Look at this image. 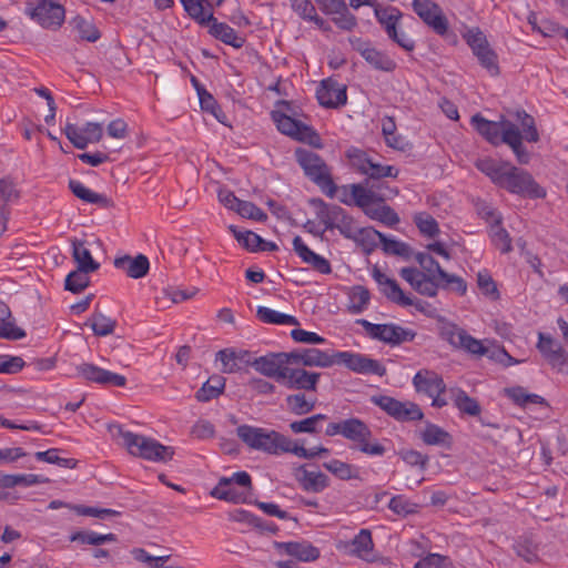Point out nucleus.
<instances>
[{
    "label": "nucleus",
    "mask_w": 568,
    "mask_h": 568,
    "mask_svg": "<svg viewBox=\"0 0 568 568\" xmlns=\"http://www.w3.org/2000/svg\"><path fill=\"white\" fill-rule=\"evenodd\" d=\"M475 166L490 179L500 189L523 197L544 199L546 190L541 187L532 175L508 161L491 158L478 159Z\"/></svg>",
    "instance_id": "nucleus-1"
},
{
    "label": "nucleus",
    "mask_w": 568,
    "mask_h": 568,
    "mask_svg": "<svg viewBox=\"0 0 568 568\" xmlns=\"http://www.w3.org/2000/svg\"><path fill=\"white\" fill-rule=\"evenodd\" d=\"M108 432L114 440H121V445L134 457L166 463L174 455L173 447L164 446L154 438L124 430L120 424H109Z\"/></svg>",
    "instance_id": "nucleus-2"
},
{
    "label": "nucleus",
    "mask_w": 568,
    "mask_h": 568,
    "mask_svg": "<svg viewBox=\"0 0 568 568\" xmlns=\"http://www.w3.org/2000/svg\"><path fill=\"white\" fill-rule=\"evenodd\" d=\"M325 434L329 437L341 435L353 443L355 449L368 456L381 457L386 453V447L373 437L369 426L357 417L329 423Z\"/></svg>",
    "instance_id": "nucleus-3"
},
{
    "label": "nucleus",
    "mask_w": 568,
    "mask_h": 568,
    "mask_svg": "<svg viewBox=\"0 0 568 568\" xmlns=\"http://www.w3.org/2000/svg\"><path fill=\"white\" fill-rule=\"evenodd\" d=\"M294 158L305 176L315 183L325 195L328 197L336 195L337 186L332 178L331 168L321 155L312 150L297 148Z\"/></svg>",
    "instance_id": "nucleus-4"
},
{
    "label": "nucleus",
    "mask_w": 568,
    "mask_h": 568,
    "mask_svg": "<svg viewBox=\"0 0 568 568\" xmlns=\"http://www.w3.org/2000/svg\"><path fill=\"white\" fill-rule=\"evenodd\" d=\"M516 118L521 131L515 123L507 124L504 132V143L513 150L520 164H527L530 160V154L523 145V140L536 143L539 141V133L536 128L535 119L526 111H517Z\"/></svg>",
    "instance_id": "nucleus-5"
},
{
    "label": "nucleus",
    "mask_w": 568,
    "mask_h": 568,
    "mask_svg": "<svg viewBox=\"0 0 568 568\" xmlns=\"http://www.w3.org/2000/svg\"><path fill=\"white\" fill-rule=\"evenodd\" d=\"M381 28L387 38L406 52H413L416 47L415 40L409 37L402 27L403 12L393 6L376 7L374 13Z\"/></svg>",
    "instance_id": "nucleus-6"
},
{
    "label": "nucleus",
    "mask_w": 568,
    "mask_h": 568,
    "mask_svg": "<svg viewBox=\"0 0 568 568\" xmlns=\"http://www.w3.org/2000/svg\"><path fill=\"white\" fill-rule=\"evenodd\" d=\"M438 335L454 349L463 351L471 356L483 357L489 353V348L484 344V341L475 338L455 323L440 321Z\"/></svg>",
    "instance_id": "nucleus-7"
},
{
    "label": "nucleus",
    "mask_w": 568,
    "mask_h": 568,
    "mask_svg": "<svg viewBox=\"0 0 568 568\" xmlns=\"http://www.w3.org/2000/svg\"><path fill=\"white\" fill-rule=\"evenodd\" d=\"M280 104L285 108V111L272 112V119L276 123L278 131L295 140L307 142L315 146H321L320 135L310 125L294 119L287 113L291 112L292 114H295L292 110L291 103L282 101Z\"/></svg>",
    "instance_id": "nucleus-8"
},
{
    "label": "nucleus",
    "mask_w": 568,
    "mask_h": 568,
    "mask_svg": "<svg viewBox=\"0 0 568 568\" xmlns=\"http://www.w3.org/2000/svg\"><path fill=\"white\" fill-rule=\"evenodd\" d=\"M368 337L390 346H398L403 343L413 342L417 333L408 327L395 323L374 324L365 318L356 320Z\"/></svg>",
    "instance_id": "nucleus-9"
},
{
    "label": "nucleus",
    "mask_w": 568,
    "mask_h": 568,
    "mask_svg": "<svg viewBox=\"0 0 568 568\" xmlns=\"http://www.w3.org/2000/svg\"><path fill=\"white\" fill-rule=\"evenodd\" d=\"M317 203L320 205L317 217L325 225V230L336 229L344 237L352 240L359 236L362 229L356 227L354 219L343 207L335 204L328 205L321 199L317 200Z\"/></svg>",
    "instance_id": "nucleus-10"
},
{
    "label": "nucleus",
    "mask_w": 568,
    "mask_h": 568,
    "mask_svg": "<svg viewBox=\"0 0 568 568\" xmlns=\"http://www.w3.org/2000/svg\"><path fill=\"white\" fill-rule=\"evenodd\" d=\"M24 12L45 29H58L65 18V10L55 0H27Z\"/></svg>",
    "instance_id": "nucleus-11"
},
{
    "label": "nucleus",
    "mask_w": 568,
    "mask_h": 568,
    "mask_svg": "<svg viewBox=\"0 0 568 568\" xmlns=\"http://www.w3.org/2000/svg\"><path fill=\"white\" fill-rule=\"evenodd\" d=\"M463 38L470 47L479 64L486 69L491 77H497L500 73L498 55L491 49L485 33L479 28H470L463 34Z\"/></svg>",
    "instance_id": "nucleus-12"
},
{
    "label": "nucleus",
    "mask_w": 568,
    "mask_h": 568,
    "mask_svg": "<svg viewBox=\"0 0 568 568\" xmlns=\"http://www.w3.org/2000/svg\"><path fill=\"white\" fill-rule=\"evenodd\" d=\"M332 366L344 365L357 374H372L383 377L386 374V367L377 359L369 358L366 355L352 352H335L331 354Z\"/></svg>",
    "instance_id": "nucleus-13"
},
{
    "label": "nucleus",
    "mask_w": 568,
    "mask_h": 568,
    "mask_svg": "<svg viewBox=\"0 0 568 568\" xmlns=\"http://www.w3.org/2000/svg\"><path fill=\"white\" fill-rule=\"evenodd\" d=\"M372 403L399 422L420 420L424 417L419 406L412 402H400L390 396L378 395L372 397Z\"/></svg>",
    "instance_id": "nucleus-14"
},
{
    "label": "nucleus",
    "mask_w": 568,
    "mask_h": 568,
    "mask_svg": "<svg viewBox=\"0 0 568 568\" xmlns=\"http://www.w3.org/2000/svg\"><path fill=\"white\" fill-rule=\"evenodd\" d=\"M413 11L438 36L448 32L449 23L442 8L433 0H413Z\"/></svg>",
    "instance_id": "nucleus-15"
},
{
    "label": "nucleus",
    "mask_w": 568,
    "mask_h": 568,
    "mask_svg": "<svg viewBox=\"0 0 568 568\" xmlns=\"http://www.w3.org/2000/svg\"><path fill=\"white\" fill-rule=\"evenodd\" d=\"M359 239L372 245L375 244L376 240H379L383 251L388 255L400 256L405 260L413 257L414 252L408 244L395 239H388L385 234L373 227L362 229L359 231Z\"/></svg>",
    "instance_id": "nucleus-16"
},
{
    "label": "nucleus",
    "mask_w": 568,
    "mask_h": 568,
    "mask_svg": "<svg viewBox=\"0 0 568 568\" xmlns=\"http://www.w3.org/2000/svg\"><path fill=\"white\" fill-rule=\"evenodd\" d=\"M251 366L260 374L275 379L281 384L282 376L288 367L286 353H268L257 358H251Z\"/></svg>",
    "instance_id": "nucleus-17"
},
{
    "label": "nucleus",
    "mask_w": 568,
    "mask_h": 568,
    "mask_svg": "<svg viewBox=\"0 0 568 568\" xmlns=\"http://www.w3.org/2000/svg\"><path fill=\"white\" fill-rule=\"evenodd\" d=\"M537 349L544 359L555 369L560 372L567 363V353L560 342L551 335L538 333Z\"/></svg>",
    "instance_id": "nucleus-18"
},
{
    "label": "nucleus",
    "mask_w": 568,
    "mask_h": 568,
    "mask_svg": "<svg viewBox=\"0 0 568 568\" xmlns=\"http://www.w3.org/2000/svg\"><path fill=\"white\" fill-rule=\"evenodd\" d=\"M320 378L321 373L287 367L285 375L282 376L281 385L288 389L316 392Z\"/></svg>",
    "instance_id": "nucleus-19"
},
{
    "label": "nucleus",
    "mask_w": 568,
    "mask_h": 568,
    "mask_svg": "<svg viewBox=\"0 0 568 568\" xmlns=\"http://www.w3.org/2000/svg\"><path fill=\"white\" fill-rule=\"evenodd\" d=\"M374 548L375 545L372 531L366 528L361 529L351 541L343 545V549L348 555L367 562H374L379 559V557L374 552Z\"/></svg>",
    "instance_id": "nucleus-20"
},
{
    "label": "nucleus",
    "mask_w": 568,
    "mask_h": 568,
    "mask_svg": "<svg viewBox=\"0 0 568 568\" xmlns=\"http://www.w3.org/2000/svg\"><path fill=\"white\" fill-rule=\"evenodd\" d=\"M316 98L324 108H341L347 102L346 85L332 79L324 80L316 90Z\"/></svg>",
    "instance_id": "nucleus-21"
},
{
    "label": "nucleus",
    "mask_w": 568,
    "mask_h": 568,
    "mask_svg": "<svg viewBox=\"0 0 568 568\" xmlns=\"http://www.w3.org/2000/svg\"><path fill=\"white\" fill-rule=\"evenodd\" d=\"M78 374L88 382L106 386L123 387L126 378L123 375L103 369L91 363H82L77 367Z\"/></svg>",
    "instance_id": "nucleus-22"
},
{
    "label": "nucleus",
    "mask_w": 568,
    "mask_h": 568,
    "mask_svg": "<svg viewBox=\"0 0 568 568\" xmlns=\"http://www.w3.org/2000/svg\"><path fill=\"white\" fill-rule=\"evenodd\" d=\"M399 275L403 280L408 282L410 286L419 294L429 297H434L437 294L438 286L440 284L439 277L426 275L424 272L415 267H403L399 271Z\"/></svg>",
    "instance_id": "nucleus-23"
},
{
    "label": "nucleus",
    "mask_w": 568,
    "mask_h": 568,
    "mask_svg": "<svg viewBox=\"0 0 568 568\" xmlns=\"http://www.w3.org/2000/svg\"><path fill=\"white\" fill-rule=\"evenodd\" d=\"M353 48L369 63L374 69L392 72L396 69V62L386 53L374 48L369 42L356 39L352 41Z\"/></svg>",
    "instance_id": "nucleus-24"
},
{
    "label": "nucleus",
    "mask_w": 568,
    "mask_h": 568,
    "mask_svg": "<svg viewBox=\"0 0 568 568\" xmlns=\"http://www.w3.org/2000/svg\"><path fill=\"white\" fill-rule=\"evenodd\" d=\"M374 281L378 284L379 291L392 302L400 306H412L414 304L413 298L406 296L398 283L388 277L378 267H374L372 271Z\"/></svg>",
    "instance_id": "nucleus-25"
},
{
    "label": "nucleus",
    "mask_w": 568,
    "mask_h": 568,
    "mask_svg": "<svg viewBox=\"0 0 568 568\" xmlns=\"http://www.w3.org/2000/svg\"><path fill=\"white\" fill-rule=\"evenodd\" d=\"M288 364H302L308 367H332L331 354L318 348H303L286 353Z\"/></svg>",
    "instance_id": "nucleus-26"
},
{
    "label": "nucleus",
    "mask_w": 568,
    "mask_h": 568,
    "mask_svg": "<svg viewBox=\"0 0 568 568\" xmlns=\"http://www.w3.org/2000/svg\"><path fill=\"white\" fill-rule=\"evenodd\" d=\"M215 359L221 362L222 373L233 374L241 372L245 366H251V352L229 347L219 351L215 354Z\"/></svg>",
    "instance_id": "nucleus-27"
},
{
    "label": "nucleus",
    "mask_w": 568,
    "mask_h": 568,
    "mask_svg": "<svg viewBox=\"0 0 568 568\" xmlns=\"http://www.w3.org/2000/svg\"><path fill=\"white\" fill-rule=\"evenodd\" d=\"M471 123L483 138H485L490 144L497 146L504 143V132L506 126L513 122L506 119H501L498 122L489 121L480 114H476L471 118Z\"/></svg>",
    "instance_id": "nucleus-28"
},
{
    "label": "nucleus",
    "mask_w": 568,
    "mask_h": 568,
    "mask_svg": "<svg viewBox=\"0 0 568 568\" xmlns=\"http://www.w3.org/2000/svg\"><path fill=\"white\" fill-rule=\"evenodd\" d=\"M293 250L303 263L310 265L314 271L324 275L332 273L329 261L311 250L301 236H295L293 239Z\"/></svg>",
    "instance_id": "nucleus-29"
},
{
    "label": "nucleus",
    "mask_w": 568,
    "mask_h": 568,
    "mask_svg": "<svg viewBox=\"0 0 568 568\" xmlns=\"http://www.w3.org/2000/svg\"><path fill=\"white\" fill-rule=\"evenodd\" d=\"M413 385L418 393L428 397L438 392H446V384L440 375L434 371L420 369L413 377Z\"/></svg>",
    "instance_id": "nucleus-30"
},
{
    "label": "nucleus",
    "mask_w": 568,
    "mask_h": 568,
    "mask_svg": "<svg viewBox=\"0 0 568 568\" xmlns=\"http://www.w3.org/2000/svg\"><path fill=\"white\" fill-rule=\"evenodd\" d=\"M114 266L131 278L144 277L150 270L149 258L143 254L136 256L123 255L114 260Z\"/></svg>",
    "instance_id": "nucleus-31"
},
{
    "label": "nucleus",
    "mask_w": 568,
    "mask_h": 568,
    "mask_svg": "<svg viewBox=\"0 0 568 568\" xmlns=\"http://www.w3.org/2000/svg\"><path fill=\"white\" fill-rule=\"evenodd\" d=\"M351 197H338L339 201L346 205L355 204L366 213L367 209L374 204V202H383L384 199L378 196L374 191L368 190L361 183L349 184Z\"/></svg>",
    "instance_id": "nucleus-32"
},
{
    "label": "nucleus",
    "mask_w": 568,
    "mask_h": 568,
    "mask_svg": "<svg viewBox=\"0 0 568 568\" xmlns=\"http://www.w3.org/2000/svg\"><path fill=\"white\" fill-rule=\"evenodd\" d=\"M275 548L300 561H314L320 557V550L307 541L275 542Z\"/></svg>",
    "instance_id": "nucleus-33"
},
{
    "label": "nucleus",
    "mask_w": 568,
    "mask_h": 568,
    "mask_svg": "<svg viewBox=\"0 0 568 568\" xmlns=\"http://www.w3.org/2000/svg\"><path fill=\"white\" fill-rule=\"evenodd\" d=\"M211 495L220 500L230 501L233 504L247 503L250 494L242 488L232 485L226 477L220 478L217 485L213 488Z\"/></svg>",
    "instance_id": "nucleus-34"
},
{
    "label": "nucleus",
    "mask_w": 568,
    "mask_h": 568,
    "mask_svg": "<svg viewBox=\"0 0 568 568\" xmlns=\"http://www.w3.org/2000/svg\"><path fill=\"white\" fill-rule=\"evenodd\" d=\"M290 445L291 438L288 436L274 429H267L257 450L277 456L288 453Z\"/></svg>",
    "instance_id": "nucleus-35"
},
{
    "label": "nucleus",
    "mask_w": 568,
    "mask_h": 568,
    "mask_svg": "<svg viewBox=\"0 0 568 568\" xmlns=\"http://www.w3.org/2000/svg\"><path fill=\"white\" fill-rule=\"evenodd\" d=\"M210 33L223 43L240 49L245 43V38L240 36L232 27L224 22H219L215 18L210 23Z\"/></svg>",
    "instance_id": "nucleus-36"
},
{
    "label": "nucleus",
    "mask_w": 568,
    "mask_h": 568,
    "mask_svg": "<svg viewBox=\"0 0 568 568\" xmlns=\"http://www.w3.org/2000/svg\"><path fill=\"white\" fill-rule=\"evenodd\" d=\"M448 396L462 414L469 416H478L480 414L481 407L479 403L470 397L464 389L452 387L448 389Z\"/></svg>",
    "instance_id": "nucleus-37"
},
{
    "label": "nucleus",
    "mask_w": 568,
    "mask_h": 568,
    "mask_svg": "<svg viewBox=\"0 0 568 568\" xmlns=\"http://www.w3.org/2000/svg\"><path fill=\"white\" fill-rule=\"evenodd\" d=\"M69 189L78 199L87 203L97 204L103 209L112 206L111 199H109L104 194L93 192L78 180H70Z\"/></svg>",
    "instance_id": "nucleus-38"
},
{
    "label": "nucleus",
    "mask_w": 568,
    "mask_h": 568,
    "mask_svg": "<svg viewBox=\"0 0 568 568\" xmlns=\"http://www.w3.org/2000/svg\"><path fill=\"white\" fill-rule=\"evenodd\" d=\"M187 14L200 24H210L214 20L210 3L205 0H181Z\"/></svg>",
    "instance_id": "nucleus-39"
},
{
    "label": "nucleus",
    "mask_w": 568,
    "mask_h": 568,
    "mask_svg": "<svg viewBox=\"0 0 568 568\" xmlns=\"http://www.w3.org/2000/svg\"><path fill=\"white\" fill-rule=\"evenodd\" d=\"M300 473L298 481L306 491L321 493L328 486V477L322 471L301 467Z\"/></svg>",
    "instance_id": "nucleus-40"
},
{
    "label": "nucleus",
    "mask_w": 568,
    "mask_h": 568,
    "mask_svg": "<svg viewBox=\"0 0 568 568\" xmlns=\"http://www.w3.org/2000/svg\"><path fill=\"white\" fill-rule=\"evenodd\" d=\"M225 388V378L220 375L211 376L195 393V398L201 403L217 398Z\"/></svg>",
    "instance_id": "nucleus-41"
},
{
    "label": "nucleus",
    "mask_w": 568,
    "mask_h": 568,
    "mask_svg": "<svg viewBox=\"0 0 568 568\" xmlns=\"http://www.w3.org/2000/svg\"><path fill=\"white\" fill-rule=\"evenodd\" d=\"M489 237L494 246L499 250L501 254H508L513 251V241L506 229L503 227L500 220L489 225Z\"/></svg>",
    "instance_id": "nucleus-42"
},
{
    "label": "nucleus",
    "mask_w": 568,
    "mask_h": 568,
    "mask_svg": "<svg viewBox=\"0 0 568 568\" xmlns=\"http://www.w3.org/2000/svg\"><path fill=\"white\" fill-rule=\"evenodd\" d=\"M69 539L72 542H80L90 546H100L105 542H114L118 540V537L112 532L102 535L93 530H80L71 534Z\"/></svg>",
    "instance_id": "nucleus-43"
},
{
    "label": "nucleus",
    "mask_w": 568,
    "mask_h": 568,
    "mask_svg": "<svg viewBox=\"0 0 568 568\" xmlns=\"http://www.w3.org/2000/svg\"><path fill=\"white\" fill-rule=\"evenodd\" d=\"M287 409L297 416L306 415L314 410L316 406L315 398H307L305 393H295L285 398Z\"/></svg>",
    "instance_id": "nucleus-44"
},
{
    "label": "nucleus",
    "mask_w": 568,
    "mask_h": 568,
    "mask_svg": "<svg viewBox=\"0 0 568 568\" xmlns=\"http://www.w3.org/2000/svg\"><path fill=\"white\" fill-rule=\"evenodd\" d=\"M72 256L78 263V267H81L83 271L95 272L100 267V264L93 260L90 250L82 241H72Z\"/></svg>",
    "instance_id": "nucleus-45"
},
{
    "label": "nucleus",
    "mask_w": 568,
    "mask_h": 568,
    "mask_svg": "<svg viewBox=\"0 0 568 568\" xmlns=\"http://www.w3.org/2000/svg\"><path fill=\"white\" fill-rule=\"evenodd\" d=\"M256 317L262 323H265V324L294 325V326H297L300 324L295 316L274 311L266 306L257 307Z\"/></svg>",
    "instance_id": "nucleus-46"
},
{
    "label": "nucleus",
    "mask_w": 568,
    "mask_h": 568,
    "mask_svg": "<svg viewBox=\"0 0 568 568\" xmlns=\"http://www.w3.org/2000/svg\"><path fill=\"white\" fill-rule=\"evenodd\" d=\"M369 219L378 221L387 226H394L399 223L398 214L388 205L382 202H374L371 209L365 213Z\"/></svg>",
    "instance_id": "nucleus-47"
},
{
    "label": "nucleus",
    "mask_w": 568,
    "mask_h": 568,
    "mask_svg": "<svg viewBox=\"0 0 568 568\" xmlns=\"http://www.w3.org/2000/svg\"><path fill=\"white\" fill-rule=\"evenodd\" d=\"M266 430L267 428L244 424L236 428V435L248 448L257 450Z\"/></svg>",
    "instance_id": "nucleus-48"
},
{
    "label": "nucleus",
    "mask_w": 568,
    "mask_h": 568,
    "mask_svg": "<svg viewBox=\"0 0 568 568\" xmlns=\"http://www.w3.org/2000/svg\"><path fill=\"white\" fill-rule=\"evenodd\" d=\"M293 10L304 20L314 22L318 28L327 30L328 27L322 19L311 0H291Z\"/></svg>",
    "instance_id": "nucleus-49"
},
{
    "label": "nucleus",
    "mask_w": 568,
    "mask_h": 568,
    "mask_svg": "<svg viewBox=\"0 0 568 568\" xmlns=\"http://www.w3.org/2000/svg\"><path fill=\"white\" fill-rule=\"evenodd\" d=\"M85 325H89L95 335L108 336L114 332L116 322L100 312H94Z\"/></svg>",
    "instance_id": "nucleus-50"
},
{
    "label": "nucleus",
    "mask_w": 568,
    "mask_h": 568,
    "mask_svg": "<svg viewBox=\"0 0 568 568\" xmlns=\"http://www.w3.org/2000/svg\"><path fill=\"white\" fill-rule=\"evenodd\" d=\"M48 478L36 474H18V475H6L1 483L7 488H13L17 486L30 487L38 484L48 483Z\"/></svg>",
    "instance_id": "nucleus-51"
},
{
    "label": "nucleus",
    "mask_w": 568,
    "mask_h": 568,
    "mask_svg": "<svg viewBox=\"0 0 568 568\" xmlns=\"http://www.w3.org/2000/svg\"><path fill=\"white\" fill-rule=\"evenodd\" d=\"M327 418L324 414H315L301 420L290 423L288 427L293 434H316L321 422Z\"/></svg>",
    "instance_id": "nucleus-52"
},
{
    "label": "nucleus",
    "mask_w": 568,
    "mask_h": 568,
    "mask_svg": "<svg viewBox=\"0 0 568 568\" xmlns=\"http://www.w3.org/2000/svg\"><path fill=\"white\" fill-rule=\"evenodd\" d=\"M90 273H93V271H83L81 267L70 272L65 277L64 288L72 293L82 292L90 284Z\"/></svg>",
    "instance_id": "nucleus-53"
},
{
    "label": "nucleus",
    "mask_w": 568,
    "mask_h": 568,
    "mask_svg": "<svg viewBox=\"0 0 568 568\" xmlns=\"http://www.w3.org/2000/svg\"><path fill=\"white\" fill-rule=\"evenodd\" d=\"M420 438L426 445H446L450 442V435L438 425L428 423L420 433Z\"/></svg>",
    "instance_id": "nucleus-54"
},
{
    "label": "nucleus",
    "mask_w": 568,
    "mask_h": 568,
    "mask_svg": "<svg viewBox=\"0 0 568 568\" xmlns=\"http://www.w3.org/2000/svg\"><path fill=\"white\" fill-rule=\"evenodd\" d=\"M413 256L426 275H433V277L439 278L447 276V272L440 267L439 263L430 254L417 252L415 254L413 253Z\"/></svg>",
    "instance_id": "nucleus-55"
},
{
    "label": "nucleus",
    "mask_w": 568,
    "mask_h": 568,
    "mask_svg": "<svg viewBox=\"0 0 568 568\" xmlns=\"http://www.w3.org/2000/svg\"><path fill=\"white\" fill-rule=\"evenodd\" d=\"M369 300L371 293L366 287L362 285L354 286L349 294V311L353 314L362 313L367 308Z\"/></svg>",
    "instance_id": "nucleus-56"
},
{
    "label": "nucleus",
    "mask_w": 568,
    "mask_h": 568,
    "mask_svg": "<svg viewBox=\"0 0 568 568\" xmlns=\"http://www.w3.org/2000/svg\"><path fill=\"white\" fill-rule=\"evenodd\" d=\"M414 223L424 236L435 237L439 234L437 221L427 212L416 213L414 215Z\"/></svg>",
    "instance_id": "nucleus-57"
},
{
    "label": "nucleus",
    "mask_w": 568,
    "mask_h": 568,
    "mask_svg": "<svg viewBox=\"0 0 568 568\" xmlns=\"http://www.w3.org/2000/svg\"><path fill=\"white\" fill-rule=\"evenodd\" d=\"M230 231L244 248L251 252H258V245L263 243V239L258 234L252 231L239 230L233 225L230 226Z\"/></svg>",
    "instance_id": "nucleus-58"
},
{
    "label": "nucleus",
    "mask_w": 568,
    "mask_h": 568,
    "mask_svg": "<svg viewBox=\"0 0 568 568\" xmlns=\"http://www.w3.org/2000/svg\"><path fill=\"white\" fill-rule=\"evenodd\" d=\"M60 449L50 448L44 452H37L34 457L40 462H45L48 464H54L63 468H74L77 466V460L73 458H62L59 456Z\"/></svg>",
    "instance_id": "nucleus-59"
},
{
    "label": "nucleus",
    "mask_w": 568,
    "mask_h": 568,
    "mask_svg": "<svg viewBox=\"0 0 568 568\" xmlns=\"http://www.w3.org/2000/svg\"><path fill=\"white\" fill-rule=\"evenodd\" d=\"M388 508L396 515L406 517L418 513V505L403 495L394 496L388 503Z\"/></svg>",
    "instance_id": "nucleus-60"
},
{
    "label": "nucleus",
    "mask_w": 568,
    "mask_h": 568,
    "mask_svg": "<svg viewBox=\"0 0 568 568\" xmlns=\"http://www.w3.org/2000/svg\"><path fill=\"white\" fill-rule=\"evenodd\" d=\"M382 132L389 148L397 150L404 149L403 138L396 135V124L393 118L386 116L382 120Z\"/></svg>",
    "instance_id": "nucleus-61"
},
{
    "label": "nucleus",
    "mask_w": 568,
    "mask_h": 568,
    "mask_svg": "<svg viewBox=\"0 0 568 568\" xmlns=\"http://www.w3.org/2000/svg\"><path fill=\"white\" fill-rule=\"evenodd\" d=\"M74 30L82 40L95 42L100 38V32L94 24L82 17H77L72 21Z\"/></svg>",
    "instance_id": "nucleus-62"
},
{
    "label": "nucleus",
    "mask_w": 568,
    "mask_h": 568,
    "mask_svg": "<svg viewBox=\"0 0 568 568\" xmlns=\"http://www.w3.org/2000/svg\"><path fill=\"white\" fill-rule=\"evenodd\" d=\"M346 155L351 166L363 175L365 174V172H367V166L373 160V158L368 155L367 152L356 148L349 149Z\"/></svg>",
    "instance_id": "nucleus-63"
},
{
    "label": "nucleus",
    "mask_w": 568,
    "mask_h": 568,
    "mask_svg": "<svg viewBox=\"0 0 568 568\" xmlns=\"http://www.w3.org/2000/svg\"><path fill=\"white\" fill-rule=\"evenodd\" d=\"M414 568H454L452 560L439 554H428L419 559Z\"/></svg>",
    "instance_id": "nucleus-64"
}]
</instances>
